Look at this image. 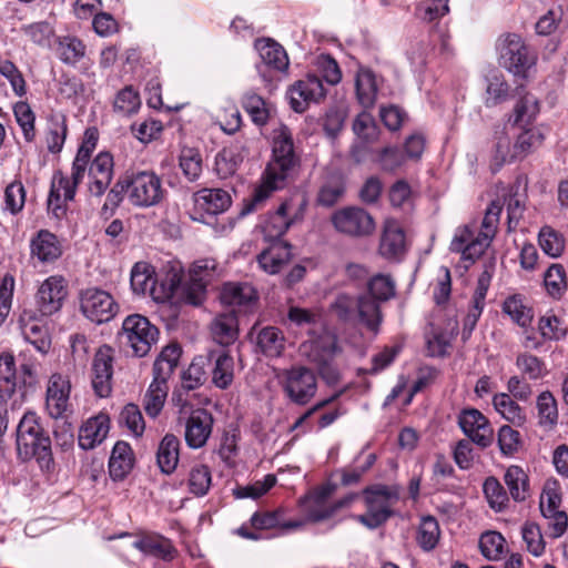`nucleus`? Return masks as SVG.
Returning a JSON list of instances; mask_svg holds the SVG:
<instances>
[{
	"label": "nucleus",
	"instance_id": "nucleus-17",
	"mask_svg": "<svg viewBox=\"0 0 568 568\" xmlns=\"http://www.w3.org/2000/svg\"><path fill=\"white\" fill-rule=\"evenodd\" d=\"M407 252L406 235L395 220L385 222L381 236L378 253L388 262H400Z\"/></svg>",
	"mask_w": 568,
	"mask_h": 568
},
{
	"label": "nucleus",
	"instance_id": "nucleus-37",
	"mask_svg": "<svg viewBox=\"0 0 568 568\" xmlns=\"http://www.w3.org/2000/svg\"><path fill=\"white\" fill-rule=\"evenodd\" d=\"M215 357V364L212 369V383L220 389H226L234 378V359L227 351L212 352Z\"/></svg>",
	"mask_w": 568,
	"mask_h": 568
},
{
	"label": "nucleus",
	"instance_id": "nucleus-33",
	"mask_svg": "<svg viewBox=\"0 0 568 568\" xmlns=\"http://www.w3.org/2000/svg\"><path fill=\"white\" fill-rule=\"evenodd\" d=\"M495 410L508 423L521 427L527 422L525 410L507 393H498L493 397Z\"/></svg>",
	"mask_w": 568,
	"mask_h": 568
},
{
	"label": "nucleus",
	"instance_id": "nucleus-11",
	"mask_svg": "<svg viewBox=\"0 0 568 568\" xmlns=\"http://www.w3.org/2000/svg\"><path fill=\"white\" fill-rule=\"evenodd\" d=\"M255 49L261 58V63L256 64V69L264 81L271 82L274 79V73L287 71L288 57L280 43L270 38L257 39Z\"/></svg>",
	"mask_w": 568,
	"mask_h": 568
},
{
	"label": "nucleus",
	"instance_id": "nucleus-44",
	"mask_svg": "<svg viewBox=\"0 0 568 568\" xmlns=\"http://www.w3.org/2000/svg\"><path fill=\"white\" fill-rule=\"evenodd\" d=\"M17 386V366L14 356L9 352H4L0 354V395L12 397Z\"/></svg>",
	"mask_w": 568,
	"mask_h": 568
},
{
	"label": "nucleus",
	"instance_id": "nucleus-56",
	"mask_svg": "<svg viewBox=\"0 0 568 568\" xmlns=\"http://www.w3.org/2000/svg\"><path fill=\"white\" fill-rule=\"evenodd\" d=\"M212 483L211 470L205 465H195L189 475L190 493L196 497H203L209 493Z\"/></svg>",
	"mask_w": 568,
	"mask_h": 568
},
{
	"label": "nucleus",
	"instance_id": "nucleus-32",
	"mask_svg": "<svg viewBox=\"0 0 568 568\" xmlns=\"http://www.w3.org/2000/svg\"><path fill=\"white\" fill-rule=\"evenodd\" d=\"M523 87L517 88L519 99L514 108V113L509 116L513 125H528L532 123L539 113L538 100L529 93L521 94Z\"/></svg>",
	"mask_w": 568,
	"mask_h": 568
},
{
	"label": "nucleus",
	"instance_id": "nucleus-20",
	"mask_svg": "<svg viewBox=\"0 0 568 568\" xmlns=\"http://www.w3.org/2000/svg\"><path fill=\"white\" fill-rule=\"evenodd\" d=\"M255 333L256 346L263 355L267 357H278L282 355L285 348V336L278 327L265 326L257 329V324H255L247 335L252 338Z\"/></svg>",
	"mask_w": 568,
	"mask_h": 568
},
{
	"label": "nucleus",
	"instance_id": "nucleus-54",
	"mask_svg": "<svg viewBox=\"0 0 568 568\" xmlns=\"http://www.w3.org/2000/svg\"><path fill=\"white\" fill-rule=\"evenodd\" d=\"M497 444L504 457H513L523 446L521 435L510 425H503L497 432Z\"/></svg>",
	"mask_w": 568,
	"mask_h": 568
},
{
	"label": "nucleus",
	"instance_id": "nucleus-24",
	"mask_svg": "<svg viewBox=\"0 0 568 568\" xmlns=\"http://www.w3.org/2000/svg\"><path fill=\"white\" fill-rule=\"evenodd\" d=\"M182 348L179 344H169L159 354L153 364V381L168 385V379L179 365Z\"/></svg>",
	"mask_w": 568,
	"mask_h": 568
},
{
	"label": "nucleus",
	"instance_id": "nucleus-6",
	"mask_svg": "<svg viewBox=\"0 0 568 568\" xmlns=\"http://www.w3.org/2000/svg\"><path fill=\"white\" fill-rule=\"evenodd\" d=\"M129 189V201L136 207H151L161 203L166 191L162 181L153 171L125 172Z\"/></svg>",
	"mask_w": 568,
	"mask_h": 568
},
{
	"label": "nucleus",
	"instance_id": "nucleus-31",
	"mask_svg": "<svg viewBox=\"0 0 568 568\" xmlns=\"http://www.w3.org/2000/svg\"><path fill=\"white\" fill-rule=\"evenodd\" d=\"M355 90L358 103L364 109L374 106L378 87L375 73L368 68H359L355 78Z\"/></svg>",
	"mask_w": 568,
	"mask_h": 568
},
{
	"label": "nucleus",
	"instance_id": "nucleus-45",
	"mask_svg": "<svg viewBox=\"0 0 568 568\" xmlns=\"http://www.w3.org/2000/svg\"><path fill=\"white\" fill-rule=\"evenodd\" d=\"M154 268L146 262H138L131 270L130 283L138 295L152 292L155 285Z\"/></svg>",
	"mask_w": 568,
	"mask_h": 568
},
{
	"label": "nucleus",
	"instance_id": "nucleus-1",
	"mask_svg": "<svg viewBox=\"0 0 568 568\" xmlns=\"http://www.w3.org/2000/svg\"><path fill=\"white\" fill-rule=\"evenodd\" d=\"M300 163L292 133L287 126H282L273 136L272 160L265 169L263 181L248 199H244L240 215L245 216L255 212L274 191L284 185Z\"/></svg>",
	"mask_w": 568,
	"mask_h": 568
},
{
	"label": "nucleus",
	"instance_id": "nucleus-18",
	"mask_svg": "<svg viewBox=\"0 0 568 568\" xmlns=\"http://www.w3.org/2000/svg\"><path fill=\"white\" fill-rule=\"evenodd\" d=\"M113 156L109 152H100L89 166L88 192L91 196L101 197L113 179Z\"/></svg>",
	"mask_w": 568,
	"mask_h": 568
},
{
	"label": "nucleus",
	"instance_id": "nucleus-49",
	"mask_svg": "<svg viewBox=\"0 0 568 568\" xmlns=\"http://www.w3.org/2000/svg\"><path fill=\"white\" fill-rule=\"evenodd\" d=\"M503 312L520 327H528L534 318L532 310L524 304L519 294L511 295L504 301Z\"/></svg>",
	"mask_w": 568,
	"mask_h": 568
},
{
	"label": "nucleus",
	"instance_id": "nucleus-28",
	"mask_svg": "<svg viewBox=\"0 0 568 568\" xmlns=\"http://www.w3.org/2000/svg\"><path fill=\"white\" fill-rule=\"evenodd\" d=\"M134 458L131 446L125 442H118L113 446L109 459V474L113 480H122L131 471Z\"/></svg>",
	"mask_w": 568,
	"mask_h": 568
},
{
	"label": "nucleus",
	"instance_id": "nucleus-64",
	"mask_svg": "<svg viewBox=\"0 0 568 568\" xmlns=\"http://www.w3.org/2000/svg\"><path fill=\"white\" fill-rule=\"evenodd\" d=\"M375 162L384 172H395L405 162V155L397 146H385L376 152Z\"/></svg>",
	"mask_w": 568,
	"mask_h": 568
},
{
	"label": "nucleus",
	"instance_id": "nucleus-48",
	"mask_svg": "<svg viewBox=\"0 0 568 568\" xmlns=\"http://www.w3.org/2000/svg\"><path fill=\"white\" fill-rule=\"evenodd\" d=\"M241 104L254 124L263 126L267 123L270 112L265 100L261 95L253 91H247L243 94Z\"/></svg>",
	"mask_w": 568,
	"mask_h": 568
},
{
	"label": "nucleus",
	"instance_id": "nucleus-30",
	"mask_svg": "<svg viewBox=\"0 0 568 568\" xmlns=\"http://www.w3.org/2000/svg\"><path fill=\"white\" fill-rule=\"evenodd\" d=\"M180 439L173 434H166L159 444L156 452V463L160 470L165 474H172L180 459Z\"/></svg>",
	"mask_w": 568,
	"mask_h": 568
},
{
	"label": "nucleus",
	"instance_id": "nucleus-61",
	"mask_svg": "<svg viewBox=\"0 0 568 568\" xmlns=\"http://www.w3.org/2000/svg\"><path fill=\"white\" fill-rule=\"evenodd\" d=\"M140 105V95L132 85H128L119 91L113 103L114 111L123 115L135 113Z\"/></svg>",
	"mask_w": 568,
	"mask_h": 568
},
{
	"label": "nucleus",
	"instance_id": "nucleus-55",
	"mask_svg": "<svg viewBox=\"0 0 568 568\" xmlns=\"http://www.w3.org/2000/svg\"><path fill=\"white\" fill-rule=\"evenodd\" d=\"M483 490L493 509L501 511L507 507L509 501L508 494L496 477L490 476L486 478L483 485Z\"/></svg>",
	"mask_w": 568,
	"mask_h": 568
},
{
	"label": "nucleus",
	"instance_id": "nucleus-36",
	"mask_svg": "<svg viewBox=\"0 0 568 568\" xmlns=\"http://www.w3.org/2000/svg\"><path fill=\"white\" fill-rule=\"evenodd\" d=\"M251 525L253 528L261 530H268L273 528L290 530L302 527L303 521L283 520V510L276 509L274 511L254 513L251 517Z\"/></svg>",
	"mask_w": 568,
	"mask_h": 568
},
{
	"label": "nucleus",
	"instance_id": "nucleus-35",
	"mask_svg": "<svg viewBox=\"0 0 568 568\" xmlns=\"http://www.w3.org/2000/svg\"><path fill=\"white\" fill-rule=\"evenodd\" d=\"M504 481L515 501H525L530 496L529 477L520 466H509L504 475Z\"/></svg>",
	"mask_w": 568,
	"mask_h": 568
},
{
	"label": "nucleus",
	"instance_id": "nucleus-2",
	"mask_svg": "<svg viewBox=\"0 0 568 568\" xmlns=\"http://www.w3.org/2000/svg\"><path fill=\"white\" fill-rule=\"evenodd\" d=\"M17 456L22 462L34 458L42 470L54 466L51 439L36 413L28 412L16 429Z\"/></svg>",
	"mask_w": 568,
	"mask_h": 568
},
{
	"label": "nucleus",
	"instance_id": "nucleus-19",
	"mask_svg": "<svg viewBox=\"0 0 568 568\" xmlns=\"http://www.w3.org/2000/svg\"><path fill=\"white\" fill-rule=\"evenodd\" d=\"M214 418L212 414L197 408L192 410L185 423V442L190 448L203 447L210 438L213 429Z\"/></svg>",
	"mask_w": 568,
	"mask_h": 568
},
{
	"label": "nucleus",
	"instance_id": "nucleus-50",
	"mask_svg": "<svg viewBox=\"0 0 568 568\" xmlns=\"http://www.w3.org/2000/svg\"><path fill=\"white\" fill-rule=\"evenodd\" d=\"M202 205L209 214H220L225 212L232 203L229 192L222 189H204L200 192Z\"/></svg>",
	"mask_w": 568,
	"mask_h": 568
},
{
	"label": "nucleus",
	"instance_id": "nucleus-47",
	"mask_svg": "<svg viewBox=\"0 0 568 568\" xmlns=\"http://www.w3.org/2000/svg\"><path fill=\"white\" fill-rule=\"evenodd\" d=\"M366 294L381 303L387 302L396 295V283L389 274H375L367 282Z\"/></svg>",
	"mask_w": 568,
	"mask_h": 568
},
{
	"label": "nucleus",
	"instance_id": "nucleus-40",
	"mask_svg": "<svg viewBox=\"0 0 568 568\" xmlns=\"http://www.w3.org/2000/svg\"><path fill=\"white\" fill-rule=\"evenodd\" d=\"M22 335L24 339L32 344L41 354H47L49 352L51 347V337L45 325L40 324L30 317L22 325Z\"/></svg>",
	"mask_w": 568,
	"mask_h": 568
},
{
	"label": "nucleus",
	"instance_id": "nucleus-51",
	"mask_svg": "<svg viewBox=\"0 0 568 568\" xmlns=\"http://www.w3.org/2000/svg\"><path fill=\"white\" fill-rule=\"evenodd\" d=\"M439 536L440 529L437 519L433 516L423 517L416 538L418 546L424 551H430L437 546Z\"/></svg>",
	"mask_w": 568,
	"mask_h": 568
},
{
	"label": "nucleus",
	"instance_id": "nucleus-7",
	"mask_svg": "<svg viewBox=\"0 0 568 568\" xmlns=\"http://www.w3.org/2000/svg\"><path fill=\"white\" fill-rule=\"evenodd\" d=\"M341 352L335 336H325L315 341L310 352V362L314 364L320 377L328 386L337 385L342 379L339 367L335 361Z\"/></svg>",
	"mask_w": 568,
	"mask_h": 568
},
{
	"label": "nucleus",
	"instance_id": "nucleus-23",
	"mask_svg": "<svg viewBox=\"0 0 568 568\" xmlns=\"http://www.w3.org/2000/svg\"><path fill=\"white\" fill-rule=\"evenodd\" d=\"M258 300L256 290L248 283H227L221 292V301L229 306L250 310Z\"/></svg>",
	"mask_w": 568,
	"mask_h": 568
},
{
	"label": "nucleus",
	"instance_id": "nucleus-52",
	"mask_svg": "<svg viewBox=\"0 0 568 568\" xmlns=\"http://www.w3.org/2000/svg\"><path fill=\"white\" fill-rule=\"evenodd\" d=\"M168 390V385L152 381L143 398V407L148 416L155 418L161 413Z\"/></svg>",
	"mask_w": 568,
	"mask_h": 568
},
{
	"label": "nucleus",
	"instance_id": "nucleus-3",
	"mask_svg": "<svg viewBox=\"0 0 568 568\" xmlns=\"http://www.w3.org/2000/svg\"><path fill=\"white\" fill-rule=\"evenodd\" d=\"M362 495L367 511L366 514L356 515L354 518L366 528L377 529L395 515L393 506L399 500L397 486L375 484L365 487Z\"/></svg>",
	"mask_w": 568,
	"mask_h": 568
},
{
	"label": "nucleus",
	"instance_id": "nucleus-63",
	"mask_svg": "<svg viewBox=\"0 0 568 568\" xmlns=\"http://www.w3.org/2000/svg\"><path fill=\"white\" fill-rule=\"evenodd\" d=\"M505 538L497 531H486L479 538V549L484 557L497 560L504 551Z\"/></svg>",
	"mask_w": 568,
	"mask_h": 568
},
{
	"label": "nucleus",
	"instance_id": "nucleus-10",
	"mask_svg": "<svg viewBox=\"0 0 568 568\" xmlns=\"http://www.w3.org/2000/svg\"><path fill=\"white\" fill-rule=\"evenodd\" d=\"M332 223L336 231L352 237L368 236L375 231L373 216L357 206H348L334 212Z\"/></svg>",
	"mask_w": 568,
	"mask_h": 568
},
{
	"label": "nucleus",
	"instance_id": "nucleus-39",
	"mask_svg": "<svg viewBox=\"0 0 568 568\" xmlns=\"http://www.w3.org/2000/svg\"><path fill=\"white\" fill-rule=\"evenodd\" d=\"M346 183L342 175H331L320 187L316 202L321 206H334L345 194Z\"/></svg>",
	"mask_w": 568,
	"mask_h": 568
},
{
	"label": "nucleus",
	"instance_id": "nucleus-4",
	"mask_svg": "<svg viewBox=\"0 0 568 568\" xmlns=\"http://www.w3.org/2000/svg\"><path fill=\"white\" fill-rule=\"evenodd\" d=\"M499 64L516 77L526 78L527 71L535 64L536 55L517 33H507L498 38Z\"/></svg>",
	"mask_w": 568,
	"mask_h": 568
},
{
	"label": "nucleus",
	"instance_id": "nucleus-5",
	"mask_svg": "<svg viewBox=\"0 0 568 568\" xmlns=\"http://www.w3.org/2000/svg\"><path fill=\"white\" fill-rule=\"evenodd\" d=\"M280 385L290 402L298 406L307 405L317 392L315 373L303 365L283 369L280 375Z\"/></svg>",
	"mask_w": 568,
	"mask_h": 568
},
{
	"label": "nucleus",
	"instance_id": "nucleus-16",
	"mask_svg": "<svg viewBox=\"0 0 568 568\" xmlns=\"http://www.w3.org/2000/svg\"><path fill=\"white\" fill-rule=\"evenodd\" d=\"M68 294L64 280L61 276L48 277L39 287L36 301L38 311L43 316L57 313Z\"/></svg>",
	"mask_w": 568,
	"mask_h": 568
},
{
	"label": "nucleus",
	"instance_id": "nucleus-22",
	"mask_svg": "<svg viewBox=\"0 0 568 568\" xmlns=\"http://www.w3.org/2000/svg\"><path fill=\"white\" fill-rule=\"evenodd\" d=\"M70 385L61 375L54 374L49 381L47 388V409L51 417L60 418L68 406Z\"/></svg>",
	"mask_w": 568,
	"mask_h": 568
},
{
	"label": "nucleus",
	"instance_id": "nucleus-29",
	"mask_svg": "<svg viewBox=\"0 0 568 568\" xmlns=\"http://www.w3.org/2000/svg\"><path fill=\"white\" fill-rule=\"evenodd\" d=\"M211 333L220 345L233 344L239 336V321L234 311L219 314L211 325Z\"/></svg>",
	"mask_w": 568,
	"mask_h": 568
},
{
	"label": "nucleus",
	"instance_id": "nucleus-53",
	"mask_svg": "<svg viewBox=\"0 0 568 568\" xmlns=\"http://www.w3.org/2000/svg\"><path fill=\"white\" fill-rule=\"evenodd\" d=\"M538 331L545 341H560L567 336L568 325L554 313H548L539 318Z\"/></svg>",
	"mask_w": 568,
	"mask_h": 568
},
{
	"label": "nucleus",
	"instance_id": "nucleus-60",
	"mask_svg": "<svg viewBox=\"0 0 568 568\" xmlns=\"http://www.w3.org/2000/svg\"><path fill=\"white\" fill-rule=\"evenodd\" d=\"M538 243L545 254L558 257L565 248L562 236L550 226H544L538 234Z\"/></svg>",
	"mask_w": 568,
	"mask_h": 568
},
{
	"label": "nucleus",
	"instance_id": "nucleus-46",
	"mask_svg": "<svg viewBox=\"0 0 568 568\" xmlns=\"http://www.w3.org/2000/svg\"><path fill=\"white\" fill-rule=\"evenodd\" d=\"M130 184L126 182L125 174L119 176L113 186L106 193L105 202L101 207L100 216L110 219L114 215L116 209L121 205L124 196H129Z\"/></svg>",
	"mask_w": 568,
	"mask_h": 568
},
{
	"label": "nucleus",
	"instance_id": "nucleus-13",
	"mask_svg": "<svg viewBox=\"0 0 568 568\" xmlns=\"http://www.w3.org/2000/svg\"><path fill=\"white\" fill-rule=\"evenodd\" d=\"M458 425L464 434L480 448L494 443V429L489 419L476 408H464L458 415Z\"/></svg>",
	"mask_w": 568,
	"mask_h": 568
},
{
	"label": "nucleus",
	"instance_id": "nucleus-15",
	"mask_svg": "<svg viewBox=\"0 0 568 568\" xmlns=\"http://www.w3.org/2000/svg\"><path fill=\"white\" fill-rule=\"evenodd\" d=\"M336 488V484L326 483L301 498L300 503L308 521L320 523L332 517V504L328 505L327 500Z\"/></svg>",
	"mask_w": 568,
	"mask_h": 568
},
{
	"label": "nucleus",
	"instance_id": "nucleus-9",
	"mask_svg": "<svg viewBox=\"0 0 568 568\" xmlns=\"http://www.w3.org/2000/svg\"><path fill=\"white\" fill-rule=\"evenodd\" d=\"M80 307L83 315L97 324L111 321L119 310L112 295L97 287L87 288L81 293Z\"/></svg>",
	"mask_w": 568,
	"mask_h": 568
},
{
	"label": "nucleus",
	"instance_id": "nucleus-58",
	"mask_svg": "<svg viewBox=\"0 0 568 568\" xmlns=\"http://www.w3.org/2000/svg\"><path fill=\"white\" fill-rule=\"evenodd\" d=\"M180 168L190 181H196L202 173V156L196 149L185 148L179 156Z\"/></svg>",
	"mask_w": 568,
	"mask_h": 568
},
{
	"label": "nucleus",
	"instance_id": "nucleus-38",
	"mask_svg": "<svg viewBox=\"0 0 568 568\" xmlns=\"http://www.w3.org/2000/svg\"><path fill=\"white\" fill-rule=\"evenodd\" d=\"M133 546L145 555L163 560H171L175 551L171 541L159 535L143 537L134 541Z\"/></svg>",
	"mask_w": 568,
	"mask_h": 568
},
{
	"label": "nucleus",
	"instance_id": "nucleus-27",
	"mask_svg": "<svg viewBox=\"0 0 568 568\" xmlns=\"http://www.w3.org/2000/svg\"><path fill=\"white\" fill-rule=\"evenodd\" d=\"M291 202H283L274 213L268 214L262 230L268 241H278L295 222V217L288 216Z\"/></svg>",
	"mask_w": 568,
	"mask_h": 568
},
{
	"label": "nucleus",
	"instance_id": "nucleus-14",
	"mask_svg": "<svg viewBox=\"0 0 568 568\" xmlns=\"http://www.w3.org/2000/svg\"><path fill=\"white\" fill-rule=\"evenodd\" d=\"M92 387L97 396L109 397L112 392L113 355L112 348L103 345L98 348L92 361Z\"/></svg>",
	"mask_w": 568,
	"mask_h": 568
},
{
	"label": "nucleus",
	"instance_id": "nucleus-59",
	"mask_svg": "<svg viewBox=\"0 0 568 568\" xmlns=\"http://www.w3.org/2000/svg\"><path fill=\"white\" fill-rule=\"evenodd\" d=\"M544 283L552 297H561L567 287L566 271L561 264H551L545 275Z\"/></svg>",
	"mask_w": 568,
	"mask_h": 568
},
{
	"label": "nucleus",
	"instance_id": "nucleus-26",
	"mask_svg": "<svg viewBox=\"0 0 568 568\" xmlns=\"http://www.w3.org/2000/svg\"><path fill=\"white\" fill-rule=\"evenodd\" d=\"M31 254L41 262H53L62 255L61 243L53 233L41 230L31 241Z\"/></svg>",
	"mask_w": 568,
	"mask_h": 568
},
{
	"label": "nucleus",
	"instance_id": "nucleus-43",
	"mask_svg": "<svg viewBox=\"0 0 568 568\" xmlns=\"http://www.w3.org/2000/svg\"><path fill=\"white\" fill-rule=\"evenodd\" d=\"M241 149L237 145L222 149L215 156V171L222 179L232 176L243 162Z\"/></svg>",
	"mask_w": 568,
	"mask_h": 568
},
{
	"label": "nucleus",
	"instance_id": "nucleus-62",
	"mask_svg": "<svg viewBox=\"0 0 568 568\" xmlns=\"http://www.w3.org/2000/svg\"><path fill=\"white\" fill-rule=\"evenodd\" d=\"M67 132L68 128L64 116L51 120L45 138L49 152L54 154L61 152L67 138Z\"/></svg>",
	"mask_w": 568,
	"mask_h": 568
},
{
	"label": "nucleus",
	"instance_id": "nucleus-41",
	"mask_svg": "<svg viewBox=\"0 0 568 568\" xmlns=\"http://www.w3.org/2000/svg\"><path fill=\"white\" fill-rule=\"evenodd\" d=\"M58 58L65 64L74 65L85 54V44L77 37H60L55 49Z\"/></svg>",
	"mask_w": 568,
	"mask_h": 568
},
{
	"label": "nucleus",
	"instance_id": "nucleus-21",
	"mask_svg": "<svg viewBox=\"0 0 568 568\" xmlns=\"http://www.w3.org/2000/svg\"><path fill=\"white\" fill-rule=\"evenodd\" d=\"M110 429V419L105 414L89 418L79 430V446L89 450L101 444Z\"/></svg>",
	"mask_w": 568,
	"mask_h": 568
},
{
	"label": "nucleus",
	"instance_id": "nucleus-34",
	"mask_svg": "<svg viewBox=\"0 0 568 568\" xmlns=\"http://www.w3.org/2000/svg\"><path fill=\"white\" fill-rule=\"evenodd\" d=\"M209 282H205L203 277H194L190 275V278L184 284H181V278L176 274L170 281L171 292H175L181 286L184 300L194 306L200 305L206 295V286Z\"/></svg>",
	"mask_w": 568,
	"mask_h": 568
},
{
	"label": "nucleus",
	"instance_id": "nucleus-57",
	"mask_svg": "<svg viewBox=\"0 0 568 568\" xmlns=\"http://www.w3.org/2000/svg\"><path fill=\"white\" fill-rule=\"evenodd\" d=\"M544 141V135L538 129H528L523 131L514 144V158L523 159L534 150L539 148Z\"/></svg>",
	"mask_w": 568,
	"mask_h": 568
},
{
	"label": "nucleus",
	"instance_id": "nucleus-12",
	"mask_svg": "<svg viewBox=\"0 0 568 568\" xmlns=\"http://www.w3.org/2000/svg\"><path fill=\"white\" fill-rule=\"evenodd\" d=\"M326 94L322 79L316 74H307L292 84L287 91L291 108L297 113L306 111L311 103H320Z\"/></svg>",
	"mask_w": 568,
	"mask_h": 568
},
{
	"label": "nucleus",
	"instance_id": "nucleus-42",
	"mask_svg": "<svg viewBox=\"0 0 568 568\" xmlns=\"http://www.w3.org/2000/svg\"><path fill=\"white\" fill-rule=\"evenodd\" d=\"M88 164L87 162L74 159L71 178L64 176L61 172L54 174L53 180L62 187L64 201H72L74 199L77 187L84 178Z\"/></svg>",
	"mask_w": 568,
	"mask_h": 568
},
{
	"label": "nucleus",
	"instance_id": "nucleus-8",
	"mask_svg": "<svg viewBox=\"0 0 568 568\" xmlns=\"http://www.w3.org/2000/svg\"><path fill=\"white\" fill-rule=\"evenodd\" d=\"M121 335L125 337L133 355L143 357L156 343L159 329L145 316L132 314L123 321Z\"/></svg>",
	"mask_w": 568,
	"mask_h": 568
},
{
	"label": "nucleus",
	"instance_id": "nucleus-25",
	"mask_svg": "<svg viewBox=\"0 0 568 568\" xmlns=\"http://www.w3.org/2000/svg\"><path fill=\"white\" fill-rule=\"evenodd\" d=\"M356 317L369 332L377 334L383 322L381 302L366 293L357 296Z\"/></svg>",
	"mask_w": 568,
	"mask_h": 568
}]
</instances>
